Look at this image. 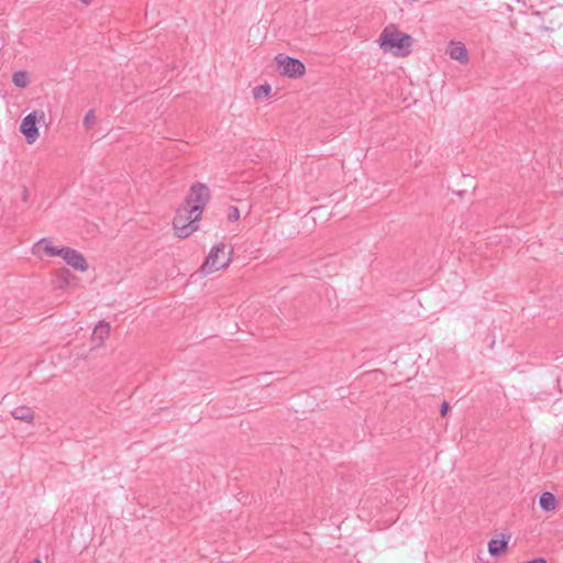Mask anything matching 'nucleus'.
I'll use <instances>...</instances> for the list:
<instances>
[{"label": "nucleus", "mask_w": 563, "mask_h": 563, "mask_svg": "<svg viewBox=\"0 0 563 563\" xmlns=\"http://www.w3.org/2000/svg\"><path fill=\"white\" fill-rule=\"evenodd\" d=\"M240 219V211L238 207L231 206L228 210V220L230 222L238 221Z\"/></svg>", "instance_id": "nucleus-16"}, {"label": "nucleus", "mask_w": 563, "mask_h": 563, "mask_svg": "<svg viewBox=\"0 0 563 563\" xmlns=\"http://www.w3.org/2000/svg\"><path fill=\"white\" fill-rule=\"evenodd\" d=\"M449 56L461 64H466L468 62V53L462 42H451Z\"/></svg>", "instance_id": "nucleus-7"}, {"label": "nucleus", "mask_w": 563, "mask_h": 563, "mask_svg": "<svg viewBox=\"0 0 563 563\" xmlns=\"http://www.w3.org/2000/svg\"><path fill=\"white\" fill-rule=\"evenodd\" d=\"M11 416L15 420H20L26 423H32L35 418L34 410L29 406H19L11 410Z\"/></svg>", "instance_id": "nucleus-9"}, {"label": "nucleus", "mask_w": 563, "mask_h": 563, "mask_svg": "<svg viewBox=\"0 0 563 563\" xmlns=\"http://www.w3.org/2000/svg\"><path fill=\"white\" fill-rule=\"evenodd\" d=\"M33 563H42L40 559H35Z\"/></svg>", "instance_id": "nucleus-22"}, {"label": "nucleus", "mask_w": 563, "mask_h": 563, "mask_svg": "<svg viewBox=\"0 0 563 563\" xmlns=\"http://www.w3.org/2000/svg\"><path fill=\"white\" fill-rule=\"evenodd\" d=\"M539 505L545 511H551L556 506L555 496L550 492H544L539 497Z\"/></svg>", "instance_id": "nucleus-11"}, {"label": "nucleus", "mask_w": 563, "mask_h": 563, "mask_svg": "<svg viewBox=\"0 0 563 563\" xmlns=\"http://www.w3.org/2000/svg\"><path fill=\"white\" fill-rule=\"evenodd\" d=\"M378 42L384 52H393L396 56H407L412 45L411 36L398 31L394 25L384 29Z\"/></svg>", "instance_id": "nucleus-3"}, {"label": "nucleus", "mask_w": 563, "mask_h": 563, "mask_svg": "<svg viewBox=\"0 0 563 563\" xmlns=\"http://www.w3.org/2000/svg\"><path fill=\"white\" fill-rule=\"evenodd\" d=\"M510 536L503 534L501 539H492L488 542V552L492 556H499L505 553L509 542Z\"/></svg>", "instance_id": "nucleus-8"}, {"label": "nucleus", "mask_w": 563, "mask_h": 563, "mask_svg": "<svg viewBox=\"0 0 563 563\" xmlns=\"http://www.w3.org/2000/svg\"><path fill=\"white\" fill-rule=\"evenodd\" d=\"M13 84L19 88H25L29 85V74L25 70H18L12 75Z\"/></svg>", "instance_id": "nucleus-12"}, {"label": "nucleus", "mask_w": 563, "mask_h": 563, "mask_svg": "<svg viewBox=\"0 0 563 563\" xmlns=\"http://www.w3.org/2000/svg\"><path fill=\"white\" fill-rule=\"evenodd\" d=\"M271 91H272V88L269 85H267V84L260 85L253 89V96L255 99L260 100V99L267 98L269 96Z\"/></svg>", "instance_id": "nucleus-13"}, {"label": "nucleus", "mask_w": 563, "mask_h": 563, "mask_svg": "<svg viewBox=\"0 0 563 563\" xmlns=\"http://www.w3.org/2000/svg\"><path fill=\"white\" fill-rule=\"evenodd\" d=\"M31 113H35V117H36V122L37 123H45V113L43 110H34L32 111Z\"/></svg>", "instance_id": "nucleus-17"}, {"label": "nucleus", "mask_w": 563, "mask_h": 563, "mask_svg": "<svg viewBox=\"0 0 563 563\" xmlns=\"http://www.w3.org/2000/svg\"><path fill=\"white\" fill-rule=\"evenodd\" d=\"M41 246H43V252L45 255L51 257L59 256L67 263V265L71 266L78 272H86L88 269V263L85 256L73 247L63 246L58 249L52 245L49 238H43L34 244L33 254H38Z\"/></svg>", "instance_id": "nucleus-2"}, {"label": "nucleus", "mask_w": 563, "mask_h": 563, "mask_svg": "<svg viewBox=\"0 0 563 563\" xmlns=\"http://www.w3.org/2000/svg\"><path fill=\"white\" fill-rule=\"evenodd\" d=\"M209 199L210 190L207 185L197 183L190 187L188 196L173 219V228L179 239H186L198 230V222Z\"/></svg>", "instance_id": "nucleus-1"}, {"label": "nucleus", "mask_w": 563, "mask_h": 563, "mask_svg": "<svg viewBox=\"0 0 563 563\" xmlns=\"http://www.w3.org/2000/svg\"><path fill=\"white\" fill-rule=\"evenodd\" d=\"M95 122H96L95 111L93 110H89L86 113L82 123H84L86 129H91L92 125L95 124Z\"/></svg>", "instance_id": "nucleus-14"}, {"label": "nucleus", "mask_w": 563, "mask_h": 563, "mask_svg": "<svg viewBox=\"0 0 563 563\" xmlns=\"http://www.w3.org/2000/svg\"><path fill=\"white\" fill-rule=\"evenodd\" d=\"M110 332V325L107 322L101 321L96 328L93 329L92 333V341L97 345H101L104 341V339L109 335Z\"/></svg>", "instance_id": "nucleus-10"}, {"label": "nucleus", "mask_w": 563, "mask_h": 563, "mask_svg": "<svg viewBox=\"0 0 563 563\" xmlns=\"http://www.w3.org/2000/svg\"><path fill=\"white\" fill-rule=\"evenodd\" d=\"M80 2L85 3V4H89L92 2V0H79Z\"/></svg>", "instance_id": "nucleus-21"}, {"label": "nucleus", "mask_w": 563, "mask_h": 563, "mask_svg": "<svg viewBox=\"0 0 563 563\" xmlns=\"http://www.w3.org/2000/svg\"><path fill=\"white\" fill-rule=\"evenodd\" d=\"M68 275H69V271L67 269H64L60 275L58 276L57 278V283H58V288H65L68 286L69 282H68Z\"/></svg>", "instance_id": "nucleus-15"}, {"label": "nucleus", "mask_w": 563, "mask_h": 563, "mask_svg": "<svg viewBox=\"0 0 563 563\" xmlns=\"http://www.w3.org/2000/svg\"><path fill=\"white\" fill-rule=\"evenodd\" d=\"M225 245L223 243H218L213 245L201 266V271L205 275L212 274L221 268L229 266L231 262L230 256H225L224 254Z\"/></svg>", "instance_id": "nucleus-4"}, {"label": "nucleus", "mask_w": 563, "mask_h": 563, "mask_svg": "<svg viewBox=\"0 0 563 563\" xmlns=\"http://www.w3.org/2000/svg\"><path fill=\"white\" fill-rule=\"evenodd\" d=\"M29 197H30L29 189L24 186L22 189L21 199H22V201L27 202Z\"/></svg>", "instance_id": "nucleus-19"}, {"label": "nucleus", "mask_w": 563, "mask_h": 563, "mask_svg": "<svg viewBox=\"0 0 563 563\" xmlns=\"http://www.w3.org/2000/svg\"><path fill=\"white\" fill-rule=\"evenodd\" d=\"M36 124L35 113H29L20 124V132L24 135L27 144H33L40 135Z\"/></svg>", "instance_id": "nucleus-6"}, {"label": "nucleus", "mask_w": 563, "mask_h": 563, "mask_svg": "<svg viewBox=\"0 0 563 563\" xmlns=\"http://www.w3.org/2000/svg\"><path fill=\"white\" fill-rule=\"evenodd\" d=\"M277 71L288 78H300L306 73L305 64L298 58L290 57L284 54L275 56Z\"/></svg>", "instance_id": "nucleus-5"}, {"label": "nucleus", "mask_w": 563, "mask_h": 563, "mask_svg": "<svg viewBox=\"0 0 563 563\" xmlns=\"http://www.w3.org/2000/svg\"><path fill=\"white\" fill-rule=\"evenodd\" d=\"M450 410V405L448 401H443L440 407L441 417H445Z\"/></svg>", "instance_id": "nucleus-18"}, {"label": "nucleus", "mask_w": 563, "mask_h": 563, "mask_svg": "<svg viewBox=\"0 0 563 563\" xmlns=\"http://www.w3.org/2000/svg\"><path fill=\"white\" fill-rule=\"evenodd\" d=\"M527 563H547V560L544 558H536Z\"/></svg>", "instance_id": "nucleus-20"}]
</instances>
